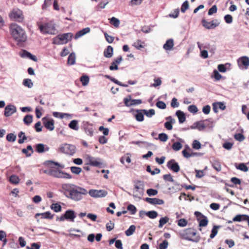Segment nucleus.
Here are the masks:
<instances>
[{
    "label": "nucleus",
    "mask_w": 249,
    "mask_h": 249,
    "mask_svg": "<svg viewBox=\"0 0 249 249\" xmlns=\"http://www.w3.org/2000/svg\"><path fill=\"white\" fill-rule=\"evenodd\" d=\"M62 188L66 197L76 201L82 199V195L88 194V191L85 189L72 184H63Z\"/></svg>",
    "instance_id": "f257e3e1"
},
{
    "label": "nucleus",
    "mask_w": 249,
    "mask_h": 249,
    "mask_svg": "<svg viewBox=\"0 0 249 249\" xmlns=\"http://www.w3.org/2000/svg\"><path fill=\"white\" fill-rule=\"evenodd\" d=\"M48 167L49 168L48 171V174L52 177L67 179L71 178V175L59 170V168L63 169L64 166L60 165L58 162L48 160Z\"/></svg>",
    "instance_id": "f03ea898"
},
{
    "label": "nucleus",
    "mask_w": 249,
    "mask_h": 249,
    "mask_svg": "<svg viewBox=\"0 0 249 249\" xmlns=\"http://www.w3.org/2000/svg\"><path fill=\"white\" fill-rule=\"evenodd\" d=\"M9 29L12 37L18 45L26 41V34L20 26L16 23H12L10 25Z\"/></svg>",
    "instance_id": "7ed1b4c3"
},
{
    "label": "nucleus",
    "mask_w": 249,
    "mask_h": 249,
    "mask_svg": "<svg viewBox=\"0 0 249 249\" xmlns=\"http://www.w3.org/2000/svg\"><path fill=\"white\" fill-rule=\"evenodd\" d=\"M73 37L71 33H67L58 35L53 38V43L57 45L64 44L71 41Z\"/></svg>",
    "instance_id": "20e7f679"
},
{
    "label": "nucleus",
    "mask_w": 249,
    "mask_h": 249,
    "mask_svg": "<svg viewBox=\"0 0 249 249\" xmlns=\"http://www.w3.org/2000/svg\"><path fill=\"white\" fill-rule=\"evenodd\" d=\"M9 16L11 19L19 22L24 20L22 11L18 8L13 9L9 14Z\"/></svg>",
    "instance_id": "39448f33"
},
{
    "label": "nucleus",
    "mask_w": 249,
    "mask_h": 249,
    "mask_svg": "<svg viewBox=\"0 0 249 249\" xmlns=\"http://www.w3.org/2000/svg\"><path fill=\"white\" fill-rule=\"evenodd\" d=\"M59 150L64 154L73 155L76 152V147L73 145L65 143L59 148Z\"/></svg>",
    "instance_id": "423d86ee"
},
{
    "label": "nucleus",
    "mask_w": 249,
    "mask_h": 249,
    "mask_svg": "<svg viewBox=\"0 0 249 249\" xmlns=\"http://www.w3.org/2000/svg\"><path fill=\"white\" fill-rule=\"evenodd\" d=\"M143 185L141 181H138L135 185L133 190V196L141 198L143 194Z\"/></svg>",
    "instance_id": "0eeeda50"
},
{
    "label": "nucleus",
    "mask_w": 249,
    "mask_h": 249,
    "mask_svg": "<svg viewBox=\"0 0 249 249\" xmlns=\"http://www.w3.org/2000/svg\"><path fill=\"white\" fill-rule=\"evenodd\" d=\"M201 23L203 26L207 29H214L217 27L220 23L217 19H214L211 21H208L205 19L202 20Z\"/></svg>",
    "instance_id": "6e6552de"
},
{
    "label": "nucleus",
    "mask_w": 249,
    "mask_h": 249,
    "mask_svg": "<svg viewBox=\"0 0 249 249\" xmlns=\"http://www.w3.org/2000/svg\"><path fill=\"white\" fill-rule=\"evenodd\" d=\"M89 194L92 197H103L107 195V192L104 190L91 189L89 191Z\"/></svg>",
    "instance_id": "1a4fd4ad"
},
{
    "label": "nucleus",
    "mask_w": 249,
    "mask_h": 249,
    "mask_svg": "<svg viewBox=\"0 0 249 249\" xmlns=\"http://www.w3.org/2000/svg\"><path fill=\"white\" fill-rule=\"evenodd\" d=\"M38 29L42 34H47V18H40L37 22Z\"/></svg>",
    "instance_id": "9d476101"
},
{
    "label": "nucleus",
    "mask_w": 249,
    "mask_h": 249,
    "mask_svg": "<svg viewBox=\"0 0 249 249\" xmlns=\"http://www.w3.org/2000/svg\"><path fill=\"white\" fill-rule=\"evenodd\" d=\"M238 64L240 68L247 69L249 67V58L248 56H242L238 59Z\"/></svg>",
    "instance_id": "9b49d317"
},
{
    "label": "nucleus",
    "mask_w": 249,
    "mask_h": 249,
    "mask_svg": "<svg viewBox=\"0 0 249 249\" xmlns=\"http://www.w3.org/2000/svg\"><path fill=\"white\" fill-rule=\"evenodd\" d=\"M167 167L174 172H178L180 170L178 164L176 162L175 160L172 159L168 161L167 163Z\"/></svg>",
    "instance_id": "f8f14e48"
},
{
    "label": "nucleus",
    "mask_w": 249,
    "mask_h": 249,
    "mask_svg": "<svg viewBox=\"0 0 249 249\" xmlns=\"http://www.w3.org/2000/svg\"><path fill=\"white\" fill-rule=\"evenodd\" d=\"M16 111L17 108L14 105H8L5 107L4 114L5 117H9Z\"/></svg>",
    "instance_id": "ddd939ff"
},
{
    "label": "nucleus",
    "mask_w": 249,
    "mask_h": 249,
    "mask_svg": "<svg viewBox=\"0 0 249 249\" xmlns=\"http://www.w3.org/2000/svg\"><path fill=\"white\" fill-rule=\"evenodd\" d=\"M189 235L191 236V237H187L185 239L194 242H198L200 240V236L199 235H197L196 232L194 230H190L188 233Z\"/></svg>",
    "instance_id": "4468645a"
},
{
    "label": "nucleus",
    "mask_w": 249,
    "mask_h": 249,
    "mask_svg": "<svg viewBox=\"0 0 249 249\" xmlns=\"http://www.w3.org/2000/svg\"><path fill=\"white\" fill-rule=\"evenodd\" d=\"M64 215L66 220L71 222H74V219L76 217L74 211L71 210H67L64 213Z\"/></svg>",
    "instance_id": "2eb2a0df"
},
{
    "label": "nucleus",
    "mask_w": 249,
    "mask_h": 249,
    "mask_svg": "<svg viewBox=\"0 0 249 249\" xmlns=\"http://www.w3.org/2000/svg\"><path fill=\"white\" fill-rule=\"evenodd\" d=\"M20 56L22 58H28L35 62L37 61L36 57L33 55L31 53L26 50H23L22 53L20 54Z\"/></svg>",
    "instance_id": "dca6fc26"
},
{
    "label": "nucleus",
    "mask_w": 249,
    "mask_h": 249,
    "mask_svg": "<svg viewBox=\"0 0 249 249\" xmlns=\"http://www.w3.org/2000/svg\"><path fill=\"white\" fill-rule=\"evenodd\" d=\"M57 33L55 24L53 21L48 23V34L55 35Z\"/></svg>",
    "instance_id": "f3484780"
},
{
    "label": "nucleus",
    "mask_w": 249,
    "mask_h": 249,
    "mask_svg": "<svg viewBox=\"0 0 249 249\" xmlns=\"http://www.w3.org/2000/svg\"><path fill=\"white\" fill-rule=\"evenodd\" d=\"M145 200L148 203L151 204H153V205H156V204L161 205L164 203V201L162 199H160L158 198L147 197L146 198Z\"/></svg>",
    "instance_id": "a211bd4d"
},
{
    "label": "nucleus",
    "mask_w": 249,
    "mask_h": 249,
    "mask_svg": "<svg viewBox=\"0 0 249 249\" xmlns=\"http://www.w3.org/2000/svg\"><path fill=\"white\" fill-rule=\"evenodd\" d=\"M90 31V29L89 27H87L83 29L82 30L78 31L75 35L74 38L75 39H77L80 37L85 35V34L89 33Z\"/></svg>",
    "instance_id": "6ab92c4d"
},
{
    "label": "nucleus",
    "mask_w": 249,
    "mask_h": 249,
    "mask_svg": "<svg viewBox=\"0 0 249 249\" xmlns=\"http://www.w3.org/2000/svg\"><path fill=\"white\" fill-rule=\"evenodd\" d=\"M174 45V41L173 39H168L163 45V48L166 50H171Z\"/></svg>",
    "instance_id": "aec40b11"
},
{
    "label": "nucleus",
    "mask_w": 249,
    "mask_h": 249,
    "mask_svg": "<svg viewBox=\"0 0 249 249\" xmlns=\"http://www.w3.org/2000/svg\"><path fill=\"white\" fill-rule=\"evenodd\" d=\"M113 49L111 46L107 47L104 50V55L107 58H111L113 55Z\"/></svg>",
    "instance_id": "412c9836"
},
{
    "label": "nucleus",
    "mask_w": 249,
    "mask_h": 249,
    "mask_svg": "<svg viewBox=\"0 0 249 249\" xmlns=\"http://www.w3.org/2000/svg\"><path fill=\"white\" fill-rule=\"evenodd\" d=\"M199 221V227H205L208 224V220L207 217L205 215L201 216V217L198 218V220Z\"/></svg>",
    "instance_id": "4be33fe9"
},
{
    "label": "nucleus",
    "mask_w": 249,
    "mask_h": 249,
    "mask_svg": "<svg viewBox=\"0 0 249 249\" xmlns=\"http://www.w3.org/2000/svg\"><path fill=\"white\" fill-rule=\"evenodd\" d=\"M176 115L178 117L179 123H183L186 120L185 114L180 110H178L176 112Z\"/></svg>",
    "instance_id": "5701e85b"
},
{
    "label": "nucleus",
    "mask_w": 249,
    "mask_h": 249,
    "mask_svg": "<svg viewBox=\"0 0 249 249\" xmlns=\"http://www.w3.org/2000/svg\"><path fill=\"white\" fill-rule=\"evenodd\" d=\"M213 167L217 172L221 170V165L220 162L218 160H214L212 162Z\"/></svg>",
    "instance_id": "b1692460"
},
{
    "label": "nucleus",
    "mask_w": 249,
    "mask_h": 249,
    "mask_svg": "<svg viewBox=\"0 0 249 249\" xmlns=\"http://www.w3.org/2000/svg\"><path fill=\"white\" fill-rule=\"evenodd\" d=\"M50 208L55 213L60 212L62 210V207L58 203H53L51 205Z\"/></svg>",
    "instance_id": "393cba45"
},
{
    "label": "nucleus",
    "mask_w": 249,
    "mask_h": 249,
    "mask_svg": "<svg viewBox=\"0 0 249 249\" xmlns=\"http://www.w3.org/2000/svg\"><path fill=\"white\" fill-rule=\"evenodd\" d=\"M22 153L26 154L27 157H30L33 153L34 151L31 145H28L26 149H22Z\"/></svg>",
    "instance_id": "a878e982"
},
{
    "label": "nucleus",
    "mask_w": 249,
    "mask_h": 249,
    "mask_svg": "<svg viewBox=\"0 0 249 249\" xmlns=\"http://www.w3.org/2000/svg\"><path fill=\"white\" fill-rule=\"evenodd\" d=\"M88 164L93 166L99 167L102 164V163L100 161H98L94 158H90L89 159V162Z\"/></svg>",
    "instance_id": "bb28decb"
},
{
    "label": "nucleus",
    "mask_w": 249,
    "mask_h": 249,
    "mask_svg": "<svg viewBox=\"0 0 249 249\" xmlns=\"http://www.w3.org/2000/svg\"><path fill=\"white\" fill-rule=\"evenodd\" d=\"M247 216V215L246 214H238L233 218L232 220L234 222L245 221Z\"/></svg>",
    "instance_id": "cd10ccee"
},
{
    "label": "nucleus",
    "mask_w": 249,
    "mask_h": 249,
    "mask_svg": "<svg viewBox=\"0 0 249 249\" xmlns=\"http://www.w3.org/2000/svg\"><path fill=\"white\" fill-rule=\"evenodd\" d=\"M136 111L137 112V113L135 115L136 120L139 122L142 121L144 119L143 111H142V109L137 110Z\"/></svg>",
    "instance_id": "c85d7f7f"
},
{
    "label": "nucleus",
    "mask_w": 249,
    "mask_h": 249,
    "mask_svg": "<svg viewBox=\"0 0 249 249\" xmlns=\"http://www.w3.org/2000/svg\"><path fill=\"white\" fill-rule=\"evenodd\" d=\"M75 62V54L74 53H71L68 58L67 63L69 65H72Z\"/></svg>",
    "instance_id": "c756f323"
},
{
    "label": "nucleus",
    "mask_w": 249,
    "mask_h": 249,
    "mask_svg": "<svg viewBox=\"0 0 249 249\" xmlns=\"http://www.w3.org/2000/svg\"><path fill=\"white\" fill-rule=\"evenodd\" d=\"M133 46L138 50H141L144 47V42L142 41L141 40H137L134 43Z\"/></svg>",
    "instance_id": "7c9ffc66"
},
{
    "label": "nucleus",
    "mask_w": 249,
    "mask_h": 249,
    "mask_svg": "<svg viewBox=\"0 0 249 249\" xmlns=\"http://www.w3.org/2000/svg\"><path fill=\"white\" fill-rule=\"evenodd\" d=\"M184 198L186 200H190L192 201L194 200L195 198L194 196H191V195H186L184 193H181L180 196L179 197V200H182V199Z\"/></svg>",
    "instance_id": "2f4dec72"
},
{
    "label": "nucleus",
    "mask_w": 249,
    "mask_h": 249,
    "mask_svg": "<svg viewBox=\"0 0 249 249\" xmlns=\"http://www.w3.org/2000/svg\"><path fill=\"white\" fill-rule=\"evenodd\" d=\"M69 126L71 129L75 130H77L79 129L78 122L75 120H73L70 122L69 124Z\"/></svg>",
    "instance_id": "473e14b6"
},
{
    "label": "nucleus",
    "mask_w": 249,
    "mask_h": 249,
    "mask_svg": "<svg viewBox=\"0 0 249 249\" xmlns=\"http://www.w3.org/2000/svg\"><path fill=\"white\" fill-rule=\"evenodd\" d=\"M89 78L88 75H83L80 77V81L82 85L84 86H87L89 83Z\"/></svg>",
    "instance_id": "72a5a7b5"
},
{
    "label": "nucleus",
    "mask_w": 249,
    "mask_h": 249,
    "mask_svg": "<svg viewBox=\"0 0 249 249\" xmlns=\"http://www.w3.org/2000/svg\"><path fill=\"white\" fill-rule=\"evenodd\" d=\"M18 136L19 138V139L18 140V142L20 144L23 143L27 139V137L25 135L24 133L22 131L19 133Z\"/></svg>",
    "instance_id": "f704fd0d"
},
{
    "label": "nucleus",
    "mask_w": 249,
    "mask_h": 249,
    "mask_svg": "<svg viewBox=\"0 0 249 249\" xmlns=\"http://www.w3.org/2000/svg\"><path fill=\"white\" fill-rule=\"evenodd\" d=\"M19 180H20V179H19V178L18 176L14 175L11 176L9 178L10 182L11 183L14 184H18L19 182Z\"/></svg>",
    "instance_id": "c9c22d12"
},
{
    "label": "nucleus",
    "mask_w": 249,
    "mask_h": 249,
    "mask_svg": "<svg viewBox=\"0 0 249 249\" xmlns=\"http://www.w3.org/2000/svg\"><path fill=\"white\" fill-rule=\"evenodd\" d=\"M136 230V227L135 225H131L129 228H128V229H127L125 231V233L126 234V236H130L132 234H133V233Z\"/></svg>",
    "instance_id": "e433bc0d"
},
{
    "label": "nucleus",
    "mask_w": 249,
    "mask_h": 249,
    "mask_svg": "<svg viewBox=\"0 0 249 249\" xmlns=\"http://www.w3.org/2000/svg\"><path fill=\"white\" fill-rule=\"evenodd\" d=\"M169 218L167 216L161 217L159 220V227L162 228L164 224L169 221Z\"/></svg>",
    "instance_id": "4c0bfd02"
},
{
    "label": "nucleus",
    "mask_w": 249,
    "mask_h": 249,
    "mask_svg": "<svg viewBox=\"0 0 249 249\" xmlns=\"http://www.w3.org/2000/svg\"><path fill=\"white\" fill-rule=\"evenodd\" d=\"M36 151L39 153H41L45 151L44 145L42 143H39L36 145Z\"/></svg>",
    "instance_id": "58836bf2"
},
{
    "label": "nucleus",
    "mask_w": 249,
    "mask_h": 249,
    "mask_svg": "<svg viewBox=\"0 0 249 249\" xmlns=\"http://www.w3.org/2000/svg\"><path fill=\"white\" fill-rule=\"evenodd\" d=\"M32 121L33 116L31 115H26L23 119L24 123L27 125H29Z\"/></svg>",
    "instance_id": "ea45409f"
},
{
    "label": "nucleus",
    "mask_w": 249,
    "mask_h": 249,
    "mask_svg": "<svg viewBox=\"0 0 249 249\" xmlns=\"http://www.w3.org/2000/svg\"><path fill=\"white\" fill-rule=\"evenodd\" d=\"M204 123V125L206 128H211L213 126V121L211 119H206L202 121Z\"/></svg>",
    "instance_id": "a19ab883"
},
{
    "label": "nucleus",
    "mask_w": 249,
    "mask_h": 249,
    "mask_svg": "<svg viewBox=\"0 0 249 249\" xmlns=\"http://www.w3.org/2000/svg\"><path fill=\"white\" fill-rule=\"evenodd\" d=\"M219 228V226H213L212 230L211 233L210 235V238L213 239L215 236L218 232V229Z\"/></svg>",
    "instance_id": "79ce46f5"
},
{
    "label": "nucleus",
    "mask_w": 249,
    "mask_h": 249,
    "mask_svg": "<svg viewBox=\"0 0 249 249\" xmlns=\"http://www.w3.org/2000/svg\"><path fill=\"white\" fill-rule=\"evenodd\" d=\"M143 111V113L148 117H151L153 115L155 114V110L153 109H150L149 110L145 109H142Z\"/></svg>",
    "instance_id": "37998d69"
},
{
    "label": "nucleus",
    "mask_w": 249,
    "mask_h": 249,
    "mask_svg": "<svg viewBox=\"0 0 249 249\" xmlns=\"http://www.w3.org/2000/svg\"><path fill=\"white\" fill-rule=\"evenodd\" d=\"M170 119V121L165 122L164 124V126L167 130H172L173 128V126L172 124L173 123V119H172L171 117H169L168 118H167V119Z\"/></svg>",
    "instance_id": "c03bdc74"
},
{
    "label": "nucleus",
    "mask_w": 249,
    "mask_h": 249,
    "mask_svg": "<svg viewBox=\"0 0 249 249\" xmlns=\"http://www.w3.org/2000/svg\"><path fill=\"white\" fill-rule=\"evenodd\" d=\"M17 136L13 133H9L7 135L6 140L10 142H14L16 140Z\"/></svg>",
    "instance_id": "a18cd8bd"
},
{
    "label": "nucleus",
    "mask_w": 249,
    "mask_h": 249,
    "mask_svg": "<svg viewBox=\"0 0 249 249\" xmlns=\"http://www.w3.org/2000/svg\"><path fill=\"white\" fill-rule=\"evenodd\" d=\"M110 23L113 25L115 27H118L120 24V21L118 19L115 17H112L110 19Z\"/></svg>",
    "instance_id": "49530a36"
},
{
    "label": "nucleus",
    "mask_w": 249,
    "mask_h": 249,
    "mask_svg": "<svg viewBox=\"0 0 249 249\" xmlns=\"http://www.w3.org/2000/svg\"><path fill=\"white\" fill-rule=\"evenodd\" d=\"M182 146L181 143L180 142H177L172 144V147L175 151H178L182 148Z\"/></svg>",
    "instance_id": "de8ad7c7"
},
{
    "label": "nucleus",
    "mask_w": 249,
    "mask_h": 249,
    "mask_svg": "<svg viewBox=\"0 0 249 249\" xmlns=\"http://www.w3.org/2000/svg\"><path fill=\"white\" fill-rule=\"evenodd\" d=\"M71 172L76 175H79L82 172V169L79 167L72 166L71 167Z\"/></svg>",
    "instance_id": "09e8293b"
},
{
    "label": "nucleus",
    "mask_w": 249,
    "mask_h": 249,
    "mask_svg": "<svg viewBox=\"0 0 249 249\" xmlns=\"http://www.w3.org/2000/svg\"><path fill=\"white\" fill-rule=\"evenodd\" d=\"M23 84L29 88H31L33 86V83L30 79H25L23 81Z\"/></svg>",
    "instance_id": "8fccbe9b"
},
{
    "label": "nucleus",
    "mask_w": 249,
    "mask_h": 249,
    "mask_svg": "<svg viewBox=\"0 0 249 249\" xmlns=\"http://www.w3.org/2000/svg\"><path fill=\"white\" fill-rule=\"evenodd\" d=\"M127 209L128 211L130 212V213L131 214H135L137 212V209H136V207L132 204H129L127 206Z\"/></svg>",
    "instance_id": "3c124183"
},
{
    "label": "nucleus",
    "mask_w": 249,
    "mask_h": 249,
    "mask_svg": "<svg viewBox=\"0 0 249 249\" xmlns=\"http://www.w3.org/2000/svg\"><path fill=\"white\" fill-rule=\"evenodd\" d=\"M236 167L237 169L244 172H247L248 171V167L244 163H240L238 166H236Z\"/></svg>",
    "instance_id": "603ef678"
},
{
    "label": "nucleus",
    "mask_w": 249,
    "mask_h": 249,
    "mask_svg": "<svg viewBox=\"0 0 249 249\" xmlns=\"http://www.w3.org/2000/svg\"><path fill=\"white\" fill-rule=\"evenodd\" d=\"M145 214L147 216L152 219H154L158 216L157 212L154 211H149Z\"/></svg>",
    "instance_id": "864d4df0"
},
{
    "label": "nucleus",
    "mask_w": 249,
    "mask_h": 249,
    "mask_svg": "<svg viewBox=\"0 0 249 249\" xmlns=\"http://www.w3.org/2000/svg\"><path fill=\"white\" fill-rule=\"evenodd\" d=\"M234 138L236 140L240 142L243 141L245 138L242 133L235 134L234 136Z\"/></svg>",
    "instance_id": "5fc2aeb1"
},
{
    "label": "nucleus",
    "mask_w": 249,
    "mask_h": 249,
    "mask_svg": "<svg viewBox=\"0 0 249 249\" xmlns=\"http://www.w3.org/2000/svg\"><path fill=\"white\" fill-rule=\"evenodd\" d=\"M188 221L184 218H181L178 220V225L179 227H183L187 225Z\"/></svg>",
    "instance_id": "6e6d98bb"
},
{
    "label": "nucleus",
    "mask_w": 249,
    "mask_h": 249,
    "mask_svg": "<svg viewBox=\"0 0 249 249\" xmlns=\"http://www.w3.org/2000/svg\"><path fill=\"white\" fill-rule=\"evenodd\" d=\"M159 139L161 142H166L168 139V135L165 133H160L159 135Z\"/></svg>",
    "instance_id": "4d7b16f0"
},
{
    "label": "nucleus",
    "mask_w": 249,
    "mask_h": 249,
    "mask_svg": "<svg viewBox=\"0 0 249 249\" xmlns=\"http://www.w3.org/2000/svg\"><path fill=\"white\" fill-rule=\"evenodd\" d=\"M189 8V2L187 0L185 1L182 4L181 11L184 13Z\"/></svg>",
    "instance_id": "13d9d810"
},
{
    "label": "nucleus",
    "mask_w": 249,
    "mask_h": 249,
    "mask_svg": "<svg viewBox=\"0 0 249 249\" xmlns=\"http://www.w3.org/2000/svg\"><path fill=\"white\" fill-rule=\"evenodd\" d=\"M188 110L189 112L193 113H196L198 111V109L195 105H191L189 106Z\"/></svg>",
    "instance_id": "bf43d9fd"
},
{
    "label": "nucleus",
    "mask_w": 249,
    "mask_h": 249,
    "mask_svg": "<svg viewBox=\"0 0 249 249\" xmlns=\"http://www.w3.org/2000/svg\"><path fill=\"white\" fill-rule=\"evenodd\" d=\"M196 128L199 130H203L205 128V126L204 125V123L202 121L196 122Z\"/></svg>",
    "instance_id": "052dcab7"
},
{
    "label": "nucleus",
    "mask_w": 249,
    "mask_h": 249,
    "mask_svg": "<svg viewBox=\"0 0 249 249\" xmlns=\"http://www.w3.org/2000/svg\"><path fill=\"white\" fill-rule=\"evenodd\" d=\"M54 129V121L52 119L48 120V129L52 131Z\"/></svg>",
    "instance_id": "680f3d73"
},
{
    "label": "nucleus",
    "mask_w": 249,
    "mask_h": 249,
    "mask_svg": "<svg viewBox=\"0 0 249 249\" xmlns=\"http://www.w3.org/2000/svg\"><path fill=\"white\" fill-rule=\"evenodd\" d=\"M192 146L195 149H199L201 148V144L199 141L195 140L193 142Z\"/></svg>",
    "instance_id": "e2e57ef3"
},
{
    "label": "nucleus",
    "mask_w": 249,
    "mask_h": 249,
    "mask_svg": "<svg viewBox=\"0 0 249 249\" xmlns=\"http://www.w3.org/2000/svg\"><path fill=\"white\" fill-rule=\"evenodd\" d=\"M168 246V242L165 240L159 245V249H166Z\"/></svg>",
    "instance_id": "0e129e2a"
},
{
    "label": "nucleus",
    "mask_w": 249,
    "mask_h": 249,
    "mask_svg": "<svg viewBox=\"0 0 249 249\" xmlns=\"http://www.w3.org/2000/svg\"><path fill=\"white\" fill-rule=\"evenodd\" d=\"M146 193L149 196H155L158 194V191L153 189H149Z\"/></svg>",
    "instance_id": "69168bd1"
},
{
    "label": "nucleus",
    "mask_w": 249,
    "mask_h": 249,
    "mask_svg": "<svg viewBox=\"0 0 249 249\" xmlns=\"http://www.w3.org/2000/svg\"><path fill=\"white\" fill-rule=\"evenodd\" d=\"M156 106L160 109H165L166 108V104L163 101H158L156 104Z\"/></svg>",
    "instance_id": "338daca9"
},
{
    "label": "nucleus",
    "mask_w": 249,
    "mask_h": 249,
    "mask_svg": "<svg viewBox=\"0 0 249 249\" xmlns=\"http://www.w3.org/2000/svg\"><path fill=\"white\" fill-rule=\"evenodd\" d=\"M217 6L216 5H213L208 11V14L212 15L213 14L216 13L217 12Z\"/></svg>",
    "instance_id": "774afa93"
}]
</instances>
